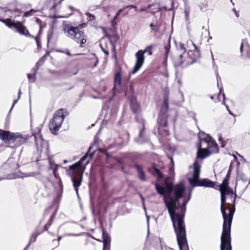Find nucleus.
<instances>
[{
  "mask_svg": "<svg viewBox=\"0 0 250 250\" xmlns=\"http://www.w3.org/2000/svg\"><path fill=\"white\" fill-rule=\"evenodd\" d=\"M158 194L164 196V200L172 222V226L184 222V214L176 213L180 206L179 199L184 196L186 187L183 183L174 186L167 185V190L157 183L155 184Z\"/></svg>",
  "mask_w": 250,
  "mask_h": 250,
  "instance_id": "f257e3e1",
  "label": "nucleus"
},
{
  "mask_svg": "<svg viewBox=\"0 0 250 250\" xmlns=\"http://www.w3.org/2000/svg\"><path fill=\"white\" fill-rule=\"evenodd\" d=\"M229 180L224 178L221 184L216 185L217 189H219L221 194L220 209L224 220L222 232H230L233 216L235 211L237 182L236 181L235 183V191H233V189L229 186Z\"/></svg>",
  "mask_w": 250,
  "mask_h": 250,
  "instance_id": "f03ea898",
  "label": "nucleus"
},
{
  "mask_svg": "<svg viewBox=\"0 0 250 250\" xmlns=\"http://www.w3.org/2000/svg\"><path fill=\"white\" fill-rule=\"evenodd\" d=\"M42 125L38 126L36 130L33 132L32 135L34 137L35 143L38 149L39 147H42L43 139L41 134ZM28 135L23 136L20 133H12L9 131L0 129V139L5 144H8L7 146L11 148H17L26 142L29 138Z\"/></svg>",
  "mask_w": 250,
  "mask_h": 250,
  "instance_id": "7ed1b4c3",
  "label": "nucleus"
},
{
  "mask_svg": "<svg viewBox=\"0 0 250 250\" xmlns=\"http://www.w3.org/2000/svg\"><path fill=\"white\" fill-rule=\"evenodd\" d=\"M198 151L196 160L193 163V173L192 178H188V181L193 187H204L212 188L217 189L216 182L207 178L200 179L201 166L198 162V159H204L210 155V152L206 149H202L201 145L197 146Z\"/></svg>",
  "mask_w": 250,
  "mask_h": 250,
  "instance_id": "20e7f679",
  "label": "nucleus"
},
{
  "mask_svg": "<svg viewBox=\"0 0 250 250\" xmlns=\"http://www.w3.org/2000/svg\"><path fill=\"white\" fill-rule=\"evenodd\" d=\"M92 146H90L86 153L77 162L69 167V170L67 171L68 176L71 178V180L73 183V186L76 192L78 197L79 195V188L82 184L83 175L77 171V169L81 167L83 161L88 157L89 159L85 163V165H87L93 157L95 152H90Z\"/></svg>",
  "mask_w": 250,
  "mask_h": 250,
  "instance_id": "39448f33",
  "label": "nucleus"
},
{
  "mask_svg": "<svg viewBox=\"0 0 250 250\" xmlns=\"http://www.w3.org/2000/svg\"><path fill=\"white\" fill-rule=\"evenodd\" d=\"M163 104L161 109L157 122V129L158 134H163L164 136H168L169 131L167 128V113L169 109V90L167 87L163 89Z\"/></svg>",
  "mask_w": 250,
  "mask_h": 250,
  "instance_id": "423d86ee",
  "label": "nucleus"
},
{
  "mask_svg": "<svg viewBox=\"0 0 250 250\" xmlns=\"http://www.w3.org/2000/svg\"><path fill=\"white\" fill-rule=\"evenodd\" d=\"M74 25H73L71 23L63 22V31L67 37L73 40L82 47L87 41L86 36L83 30V28L87 26V23H82L78 25L74 23Z\"/></svg>",
  "mask_w": 250,
  "mask_h": 250,
  "instance_id": "0eeeda50",
  "label": "nucleus"
},
{
  "mask_svg": "<svg viewBox=\"0 0 250 250\" xmlns=\"http://www.w3.org/2000/svg\"><path fill=\"white\" fill-rule=\"evenodd\" d=\"M128 99L130 102V108L133 113L136 115V121L138 123V128L139 130V136L135 139V141L138 144H144L149 141L148 137L146 136L144 132L146 129L145 121L140 114L141 109L140 105L135 96H128Z\"/></svg>",
  "mask_w": 250,
  "mask_h": 250,
  "instance_id": "6e6552de",
  "label": "nucleus"
},
{
  "mask_svg": "<svg viewBox=\"0 0 250 250\" xmlns=\"http://www.w3.org/2000/svg\"><path fill=\"white\" fill-rule=\"evenodd\" d=\"M195 49L194 50H189L188 51V57L186 59L183 60V54H180L173 61V63L175 67L181 66L183 68H185L192 64L197 62L201 57V53L197 46L192 42Z\"/></svg>",
  "mask_w": 250,
  "mask_h": 250,
  "instance_id": "1a4fd4ad",
  "label": "nucleus"
},
{
  "mask_svg": "<svg viewBox=\"0 0 250 250\" xmlns=\"http://www.w3.org/2000/svg\"><path fill=\"white\" fill-rule=\"evenodd\" d=\"M69 115L67 109L60 108L57 110L53 115V118L49 123V128L50 132L54 135H57L58 131L66 116Z\"/></svg>",
  "mask_w": 250,
  "mask_h": 250,
  "instance_id": "9d476101",
  "label": "nucleus"
},
{
  "mask_svg": "<svg viewBox=\"0 0 250 250\" xmlns=\"http://www.w3.org/2000/svg\"><path fill=\"white\" fill-rule=\"evenodd\" d=\"M198 137L200 143L197 145H201V148L206 149L211 153H218L219 149L215 141L209 134L205 133L203 131H200L198 133Z\"/></svg>",
  "mask_w": 250,
  "mask_h": 250,
  "instance_id": "9b49d317",
  "label": "nucleus"
},
{
  "mask_svg": "<svg viewBox=\"0 0 250 250\" xmlns=\"http://www.w3.org/2000/svg\"><path fill=\"white\" fill-rule=\"evenodd\" d=\"M179 250H189L184 221L173 226Z\"/></svg>",
  "mask_w": 250,
  "mask_h": 250,
  "instance_id": "f8f14e48",
  "label": "nucleus"
},
{
  "mask_svg": "<svg viewBox=\"0 0 250 250\" xmlns=\"http://www.w3.org/2000/svg\"><path fill=\"white\" fill-rule=\"evenodd\" d=\"M22 178L28 177H34L37 180L41 181L46 188L47 185L51 182L50 179L45 176H43L41 174L39 171L37 172H30L28 173H23Z\"/></svg>",
  "mask_w": 250,
  "mask_h": 250,
  "instance_id": "ddd939ff",
  "label": "nucleus"
},
{
  "mask_svg": "<svg viewBox=\"0 0 250 250\" xmlns=\"http://www.w3.org/2000/svg\"><path fill=\"white\" fill-rule=\"evenodd\" d=\"M221 241V250H231L230 232H222Z\"/></svg>",
  "mask_w": 250,
  "mask_h": 250,
  "instance_id": "4468645a",
  "label": "nucleus"
},
{
  "mask_svg": "<svg viewBox=\"0 0 250 250\" xmlns=\"http://www.w3.org/2000/svg\"><path fill=\"white\" fill-rule=\"evenodd\" d=\"M145 53V51H143V50H140L136 53V61L131 74H134L136 73L141 68L144 62Z\"/></svg>",
  "mask_w": 250,
  "mask_h": 250,
  "instance_id": "2eb2a0df",
  "label": "nucleus"
},
{
  "mask_svg": "<svg viewBox=\"0 0 250 250\" xmlns=\"http://www.w3.org/2000/svg\"><path fill=\"white\" fill-rule=\"evenodd\" d=\"M241 56L250 59V46L247 42L243 40L240 46Z\"/></svg>",
  "mask_w": 250,
  "mask_h": 250,
  "instance_id": "dca6fc26",
  "label": "nucleus"
},
{
  "mask_svg": "<svg viewBox=\"0 0 250 250\" xmlns=\"http://www.w3.org/2000/svg\"><path fill=\"white\" fill-rule=\"evenodd\" d=\"M148 171L157 180L163 179V174L162 172L158 169L155 165H153L151 167L148 168Z\"/></svg>",
  "mask_w": 250,
  "mask_h": 250,
  "instance_id": "f3484780",
  "label": "nucleus"
},
{
  "mask_svg": "<svg viewBox=\"0 0 250 250\" xmlns=\"http://www.w3.org/2000/svg\"><path fill=\"white\" fill-rule=\"evenodd\" d=\"M221 98L223 99V101L222 102V104H224L226 107L228 111L229 112V114L233 116L234 117H235V115L233 114L231 111L229 109V106L228 105H226L225 103V100L226 99L225 94L223 92V88L222 86H221L219 88V94L217 95V100L218 102H220L221 101Z\"/></svg>",
  "mask_w": 250,
  "mask_h": 250,
  "instance_id": "a211bd4d",
  "label": "nucleus"
},
{
  "mask_svg": "<svg viewBox=\"0 0 250 250\" xmlns=\"http://www.w3.org/2000/svg\"><path fill=\"white\" fill-rule=\"evenodd\" d=\"M134 167L136 169L139 179L142 182H146V176L142 166L138 164H135Z\"/></svg>",
  "mask_w": 250,
  "mask_h": 250,
  "instance_id": "6ab92c4d",
  "label": "nucleus"
},
{
  "mask_svg": "<svg viewBox=\"0 0 250 250\" xmlns=\"http://www.w3.org/2000/svg\"><path fill=\"white\" fill-rule=\"evenodd\" d=\"M130 135L128 132H125L119 137V145L121 147L125 146L129 142Z\"/></svg>",
  "mask_w": 250,
  "mask_h": 250,
  "instance_id": "aec40b11",
  "label": "nucleus"
},
{
  "mask_svg": "<svg viewBox=\"0 0 250 250\" xmlns=\"http://www.w3.org/2000/svg\"><path fill=\"white\" fill-rule=\"evenodd\" d=\"M122 68L121 67H119L118 70L114 74V87L115 88L116 85L120 86L122 82Z\"/></svg>",
  "mask_w": 250,
  "mask_h": 250,
  "instance_id": "412c9836",
  "label": "nucleus"
},
{
  "mask_svg": "<svg viewBox=\"0 0 250 250\" xmlns=\"http://www.w3.org/2000/svg\"><path fill=\"white\" fill-rule=\"evenodd\" d=\"M15 29L16 32L19 33L21 35H24L26 37H29L30 38H33L34 36L31 35L28 29L26 28V27L23 25L22 27H21V28H19L17 26H15V28H14Z\"/></svg>",
  "mask_w": 250,
  "mask_h": 250,
  "instance_id": "4be33fe9",
  "label": "nucleus"
},
{
  "mask_svg": "<svg viewBox=\"0 0 250 250\" xmlns=\"http://www.w3.org/2000/svg\"><path fill=\"white\" fill-rule=\"evenodd\" d=\"M107 37H108L111 44V52L113 54H115L116 53L115 44L118 42L119 37L117 35H107Z\"/></svg>",
  "mask_w": 250,
  "mask_h": 250,
  "instance_id": "5701e85b",
  "label": "nucleus"
},
{
  "mask_svg": "<svg viewBox=\"0 0 250 250\" xmlns=\"http://www.w3.org/2000/svg\"><path fill=\"white\" fill-rule=\"evenodd\" d=\"M90 208L92 211V214L94 216V220L95 217L100 215L101 212L99 210H96L95 209L94 203L92 196H90Z\"/></svg>",
  "mask_w": 250,
  "mask_h": 250,
  "instance_id": "b1692460",
  "label": "nucleus"
},
{
  "mask_svg": "<svg viewBox=\"0 0 250 250\" xmlns=\"http://www.w3.org/2000/svg\"><path fill=\"white\" fill-rule=\"evenodd\" d=\"M185 4V8H184V13L185 15V19L186 21H188L189 20V15L190 12V7L188 5V2L187 0H185L184 1Z\"/></svg>",
  "mask_w": 250,
  "mask_h": 250,
  "instance_id": "393cba45",
  "label": "nucleus"
},
{
  "mask_svg": "<svg viewBox=\"0 0 250 250\" xmlns=\"http://www.w3.org/2000/svg\"><path fill=\"white\" fill-rule=\"evenodd\" d=\"M41 234V232H39L37 230L35 231L30 237L29 242L27 245V247H29L31 243L35 242L36 241L37 237L39 235Z\"/></svg>",
  "mask_w": 250,
  "mask_h": 250,
  "instance_id": "a878e982",
  "label": "nucleus"
},
{
  "mask_svg": "<svg viewBox=\"0 0 250 250\" xmlns=\"http://www.w3.org/2000/svg\"><path fill=\"white\" fill-rule=\"evenodd\" d=\"M0 21L3 23L8 28L12 29L15 28V25L14 24H12V21L10 19H1L0 20Z\"/></svg>",
  "mask_w": 250,
  "mask_h": 250,
  "instance_id": "bb28decb",
  "label": "nucleus"
},
{
  "mask_svg": "<svg viewBox=\"0 0 250 250\" xmlns=\"http://www.w3.org/2000/svg\"><path fill=\"white\" fill-rule=\"evenodd\" d=\"M55 215H56V211H54V213L51 215L48 222L45 225H44V226L43 227L44 230L48 231L49 227L52 225V224L54 220Z\"/></svg>",
  "mask_w": 250,
  "mask_h": 250,
  "instance_id": "cd10ccee",
  "label": "nucleus"
},
{
  "mask_svg": "<svg viewBox=\"0 0 250 250\" xmlns=\"http://www.w3.org/2000/svg\"><path fill=\"white\" fill-rule=\"evenodd\" d=\"M102 237L103 239V246L107 247V244L110 242V238L104 230H103Z\"/></svg>",
  "mask_w": 250,
  "mask_h": 250,
  "instance_id": "c85d7f7f",
  "label": "nucleus"
},
{
  "mask_svg": "<svg viewBox=\"0 0 250 250\" xmlns=\"http://www.w3.org/2000/svg\"><path fill=\"white\" fill-rule=\"evenodd\" d=\"M53 31H54V27H53V26L52 25L47 31V46H48V45L50 42L51 39L53 37Z\"/></svg>",
  "mask_w": 250,
  "mask_h": 250,
  "instance_id": "c756f323",
  "label": "nucleus"
},
{
  "mask_svg": "<svg viewBox=\"0 0 250 250\" xmlns=\"http://www.w3.org/2000/svg\"><path fill=\"white\" fill-rule=\"evenodd\" d=\"M37 71H33L32 74L28 73L27 74V77L30 83H34L36 81V75Z\"/></svg>",
  "mask_w": 250,
  "mask_h": 250,
  "instance_id": "7c9ffc66",
  "label": "nucleus"
},
{
  "mask_svg": "<svg viewBox=\"0 0 250 250\" xmlns=\"http://www.w3.org/2000/svg\"><path fill=\"white\" fill-rule=\"evenodd\" d=\"M234 163H236L237 165L238 166L240 165V162L238 161L237 158L236 156H234V161H232L230 163V164L229 166V169L228 171H229V172H231V171L233 169V164Z\"/></svg>",
  "mask_w": 250,
  "mask_h": 250,
  "instance_id": "2f4dec72",
  "label": "nucleus"
},
{
  "mask_svg": "<svg viewBox=\"0 0 250 250\" xmlns=\"http://www.w3.org/2000/svg\"><path fill=\"white\" fill-rule=\"evenodd\" d=\"M21 88L19 89V91H18V99L17 100H15L13 102V104L12 105V106L11 107V108L10 109V111H9V112L12 110V108H13L14 105L18 103V101L19 100V99L21 98Z\"/></svg>",
  "mask_w": 250,
  "mask_h": 250,
  "instance_id": "473e14b6",
  "label": "nucleus"
},
{
  "mask_svg": "<svg viewBox=\"0 0 250 250\" xmlns=\"http://www.w3.org/2000/svg\"><path fill=\"white\" fill-rule=\"evenodd\" d=\"M188 200H186V199H185L181 206V210H182V212H186V206L188 203Z\"/></svg>",
  "mask_w": 250,
  "mask_h": 250,
  "instance_id": "72a5a7b5",
  "label": "nucleus"
},
{
  "mask_svg": "<svg viewBox=\"0 0 250 250\" xmlns=\"http://www.w3.org/2000/svg\"><path fill=\"white\" fill-rule=\"evenodd\" d=\"M34 38L35 41L37 44V48L38 49H41L42 48V44H41V42L40 41V38H38V37H34L33 38Z\"/></svg>",
  "mask_w": 250,
  "mask_h": 250,
  "instance_id": "f704fd0d",
  "label": "nucleus"
},
{
  "mask_svg": "<svg viewBox=\"0 0 250 250\" xmlns=\"http://www.w3.org/2000/svg\"><path fill=\"white\" fill-rule=\"evenodd\" d=\"M41 64V60H39L36 63L35 66L34 68H32V71H37L39 69V67L42 65Z\"/></svg>",
  "mask_w": 250,
  "mask_h": 250,
  "instance_id": "c9c22d12",
  "label": "nucleus"
},
{
  "mask_svg": "<svg viewBox=\"0 0 250 250\" xmlns=\"http://www.w3.org/2000/svg\"><path fill=\"white\" fill-rule=\"evenodd\" d=\"M199 7H200V8L201 9V10L202 11H206L208 9V5L207 4V3H201L200 5H199Z\"/></svg>",
  "mask_w": 250,
  "mask_h": 250,
  "instance_id": "e433bc0d",
  "label": "nucleus"
},
{
  "mask_svg": "<svg viewBox=\"0 0 250 250\" xmlns=\"http://www.w3.org/2000/svg\"><path fill=\"white\" fill-rule=\"evenodd\" d=\"M156 239L157 241V240L159 241V243H160V245L161 246V250H174L173 249H172V248H170L167 247H165L164 248L162 247L161 239V238H160V237H156Z\"/></svg>",
  "mask_w": 250,
  "mask_h": 250,
  "instance_id": "4c0bfd02",
  "label": "nucleus"
},
{
  "mask_svg": "<svg viewBox=\"0 0 250 250\" xmlns=\"http://www.w3.org/2000/svg\"><path fill=\"white\" fill-rule=\"evenodd\" d=\"M152 48V46L149 45V46H147L145 50H143V51H145V53L147 52L149 55H151L152 54V51L151 50Z\"/></svg>",
  "mask_w": 250,
  "mask_h": 250,
  "instance_id": "58836bf2",
  "label": "nucleus"
},
{
  "mask_svg": "<svg viewBox=\"0 0 250 250\" xmlns=\"http://www.w3.org/2000/svg\"><path fill=\"white\" fill-rule=\"evenodd\" d=\"M170 45L169 43H168L167 45L165 46V56H166V58L167 57L168 54L170 51Z\"/></svg>",
  "mask_w": 250,
  "mask_h": 250,
  "instance_id": "ea45409f",
  "label": "nucleus"
},
{
  "mask_svg": "<svg viewBox=\"0 0 250 250\" xmlns=\"http://www.w3.org/2000/svg\"><path fill=\"white\" fill-rule=\"evenodd\" d=\"M58 52L66 54L69 56H72V55L71 54V53H70V52L68 49H65L64 50H58Z\"/></svg>",
  "mask_w": 250,
  "mask_h": 250,
  "instance_id": "a19ab883",
  "label": "nucleus"
},
{
  "mask_svg": "<svg viewBox=\"0 0 250 250\" xmlns=\"http://www.w3.org/2000/svg\"><path fill=\"white\" fill-rule=\"evenodd\" d=\"M178 49L181 50L183 53H185L186 52V49L185 47V45L183 43L180 42L178 46Z\"/></svg>",
  "mask_w": 250,
  "mask_h": 250,
  "instance_id": "79ce46f5",
  "label": "nucleus"
},
{
  "mask_svg": "<svg viewBox=\"0 0 250 250\" xmlns=\"http://www.w3.org/2000/svg\"><path fill=\"white\" fill-rule=\"evenodd\" d=\"M188 114L190 116H191L196 124H197V119L196 117V113L193 111H190L188 112Z\"/></svg>",
  "mask_w": 250,
  "mask_h": 250,
  "instance_id": "37998d69",
  "label": "nucleus"
},
{
  "mask_svg": "<svg viewBox=\"0 0 250 250\" xmlns=\"http://www.w3.org/2000/svg\"><path fill=\"white\" fill-rule=\"evenodd\" d=\"M237 175L240 178V179L244 182L247 181V179L245 178V174L243 173H239V171L237 170Z\"/></svg>",
  "mask_w": 250,
  "mask_h": 250,
  "instance_id": "c03bdc74",
  "label": "nucleus"
},
{
  "mask_svg": "<svg viewBox=\"0 0 250 250\" xmlns=\"http://www.w3.org/2000/svg\"><path fill=\"white\" fill-rule=\"evenodd\" d=\"M12 24H15V25L16 26H17L19 28H21V27H22V26L24 25L23 23L21 21H17L15 22V21H12Z\"/></svg>",
  "mask_w": 250,
  "mask_h": 250,
  "instance_id": "a18cd8bd",
  "label": "nucleus"
},
{
  "mask_svg": "<svg viewBox=\"0 0 250 250\" xmlns=\"http://www.w3.org/2000/svg\"><path fill=\"white\" fill-rule=\"evenodd\" d=\"M36 11L34 9H31L29 11H26L25 12H24V13L23 14V17H29V16H30L31 15V13L32 12H36Z\"/></svg>",
  "mask_w": 250,
  "mask_h": 250,
  "instance_id": "49530a36",
  "label": "nucleus"
},
{
  "mask_svg": "<svg viewBox=\"0 0 250 250\" xmlns=\"http://www.w3.org/2000/svg\"><path fill=\"white\" fill-rule=\"evenodd\" d=\"M85 15H86L89 18V20L90 21H92L95 20V16L89 12H86L85 13Z\"/></svg>",
  "mask_w": 250,
  "mask_h": 250,
  "instance_id": "de8ad7c7",
  "label": "nucleus"
},
{
  "mask_svg": "<svg viewBox=\"0 0 250 250\" xmlns=\"http://www.w3.org/2000/svg\"><path fill=\"white\" fill-rule=\"evenodd\" d=\"M129 93H130V95H128V96H134V88L133 87V85H130V87H129Z\"/></svg>",
  "mask_w": 250,
  "mask_h": 250,
  "instance_id": "09e8293b",
  "label": "nucleus"
},
{
  "mask_svg": "<svg viewBox=\"0 0 250 250\" xmlns=\"http://www.w3.org/2000/svg\"><path fill=\"white\" fill-rule=\"evenodd\" d=\"M93 57H94L93 60L95 61V62L93 65V67H95L97 66V65L98 63L99 60H98V58L97 57V56H96V55L95 54H93Z\"/></svg>",
  "mask_w": 250,
  "mask_h": 250,
  "instance_id": "8fccbe9b",
  "label": "nucleus"
},
{
  "mask_svg": "<svg viewBox=\"0 0 250 250\" xmlns=\"http://www.w3.org/2000/svg\"><path fill=\"white\" fill-rule=\"evenodd\" d=\"M169 158L170 159V163L171 164V166L169 167V171L171 172L174 170V161L171 157H169Z\"/></svg>",
  "mask_w": 250,
  "mask_h": 250,
  "instance_id": "3c124183",
  "label": "nucleus"
},
{
  "mask_svg": "<svg viewBox=\"0 0 250 250\" xmlns=\"http://www.w3.org/2000/svg\"><path fill=\"white\" fill-rule=\"evenodd\" d=\"M218 137H219V141L221 143V145L220 146L221 147H222V148L225 147V145H224L223 143V139H222L221 134H219L218 135Z\"/></svg>",
  "mask_w": 250,
  "mask_h": 250,
  "instance_id": "603ef678",
  "label": "nucleus"
},
{
  "mask_svg": "<svg viewBox=\"0 0 250 250\" xmlns=\"http://www.w3.org/2000/svg\"><path fill=\"white\" fill-rule=\"evenodd\" d=\"M46 26V23H44L43 24V26H41V27L40 28V30H39V31L38 32V34L37 35V36L36 37H38V38H40V35L42 34V28H44Z\"/></svg>",
  "mask_w": 250,
  "mask_h": 250,
  "instance_id": "864d4df0",
  "label": "nucleus"
},
{
  "mask_svg": "<svg viewBox=\"0 0 250 250\" xmlns=\"http://www.w3.org/2000/svg\"><path fill=\"white\" fill-rule=\"evenodd\" d=\"M36 22L39 25L40 28L41 26H43V24L42 23V21L40 19L36 18Z\"/></svg>",
  "mask_w": 250,
  "mask_h": 250,
  "instance_id": "5fc2aeb1",
  "label": "nucleus"
},
{
  "mask_svg": "<svg viewBox=\"0 0 250 250\" xmlns=\"http://www.w3.org/2000/svg\"><path fill=\"white\" fill-rule=\"evenodd\" d=\"M52 207H49L48 208H46L45 210H44L43 215L45 216L46 215L50 213L51 210L52 209Z\"/></svg>",
  "mask_w": 250,
  "mask_h": 250,
  "instance_id": "6e6d98bb",
  "label": "nucleus"
},
{
  "mask_svg": "<svg viewBox=\"0 0 250 250\" xmlns=\"http://www.w3.org/2000/svg\"><path fill=\"white\" fill-rule=\"evenodd\" d=\"M57 166L56 165L54 167V168H53V170L54 175L56 178H57V177L58 176V174L57 173Z\"/></svg>",
  "mask_w": 250,
  "mask_h": 250,
  "instance_id": "4d7b16f0",
  "label": "nucleus"
},
{
  "mask_svg": "<svg viewBox=\"0 0 250 250\" xmlns=\"http://www.w3.org/2000/svg\"><path fill=\"white\" fill-rule=\"evenodd\" d=\"M49 54V52H46V53L39 60H41V65H42L43 63L44 62V61L45 60V58L47 55Z\"/></svg>",
  "mask_w": 250,
  "mask_h": 250,
  "instance_id": "13d9d810",
  "label": "nucleus"
},
{
  "mask_svg": "<svg viewBox=\"0 0 250 250\" xmlns=\"http://www.w3.org/2000/svg\"><path fill=\"white\" fill-rule=\"evenodd\" d=\"M16 13H17V14L14 16V19H16L17 17L21 16V11L19 9H16Z\"/></svg>",
  "mask_w": 250,
  "mask_h": 250,
  "instance_id": "bf43d9fd",
  "label": "nucleus"
},
{
  "mask_svg": "<svg viewBox=\"0 0 250 250\" xmlns=\"http://www.w3.org/2000/svg\"><path fill=\"white\" fill-rule=\"evenodd\" d=\"M150 7H151V5L149 4L147 6L143 7V8H141L140 9L138 10V11H140V12H144V11H146Z\"/></svg>",
  "mask_w": 250,
  "mask_h": 250,
  "instance_id": "052dcab7",
  "label": "nucleus"
},
{
  "mask_svg": "<svg viewBox=\"0 0 250 250\" xmlns=\"http://www.w3.org/2000/svg\"><path fill=\"white\" fill-rule=\"evenodd\" d=\"M140 196L141 200H142V205L143 206L144 209L146 211V208L145 204V198L141 194H140Z\"/></svg>",
  "mask_w": 250,
  "mask_h": 250,
  "instance_id": "680f3d73",
  "label": "nucleus"
},
{
  "mask_svg": "<svg viewBox=\"0 0 250 250\" xmlns=\"http://www.w3.org/2000/svg\"><path fill=\"white\" fill-rule=\"evenodd\" d=\"M150 27L152 30L154 31L155 32H157L158 31V28L155 29V26L152 23L150 24Z\"/></svg>",
  "mask_w": 250,
  "mask_h": 250,
  "instance_id": "e2e57ef3",
  "label": "nucleus"
},
{
  "mask_svg": "<svg viewBox=\"0 0 250 250\" xmlns=\"http://www.w3.org/2000/svg\"><path fill=\"white\" fill-rule=\"evenodd\" d=\"M112 58L115 59V64L117 65L118 64V59L117 56V53L115 54H112Z\"/></svg>",
  "mask_w": 250,
  "mask_h": 250,
  "instance_id": "0e129e2a",
  "label": "nucleus"
},
{
  "mask_svg": "<svg viewBox=\"0 0 250 250\" xmlns=\"http://www.w3.org/2000/svg\"><path fill=\"white\" fill-rule=\"evenodd\" d=\"M101 48L102 50L103 51V52L106 55H109V52L108 50H105L101 44H100Z\"/></svg>",
  "mask_w": 250,
  "mask_h": 250,
  "instance_id": "69168bd1",
  "label": "nucleus"
},
{
  "mask_svg": "<svg viewBox=\"0 0 250 250\" xmlns=\"http://www.w3.org/2000/svg\"><path fill=\"white\" fill-rule=\"evenodd\" d=\"M230 175H231V172H229V171H228V172L225 177V179H227L229 180L230 179Z\"/></svg>",
  "mask_w": 250,
  "mask_h": 250,
  "instance_id": "338daca9",
  "label": "nucleus"
},
{
  "mask_svg": "<svg viewBox=\"0 0 250 250\" xmlns=\"http://www.w3.org/2000/svg\"><path fill=\"white\" fill-rule=\"evenodd\" d=\"M126 7L134 9L136 11H138V10L137 9V7L136 6L134 5H129L127 6Z\"/></svg>",
  "mask_w": 250,
  "mask_h": 250,
  "instance_id": "774afa93",
  "label": "nucleus"
}]
</instances>
